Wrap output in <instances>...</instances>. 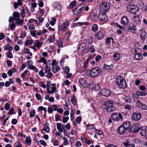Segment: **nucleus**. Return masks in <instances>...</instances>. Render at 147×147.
I'll list each match as a JSON object with an SVG mask.
<instances>
[{
    "label": "nucleus",
    "instance_id": "79ce46f5",
    "mask_svg": "<svg viewBox=\"0 0 147 147\" xmlns=\"http://www.w3.org/2000/svg\"><path fill=\"white\" fill-rule=\"evenodd\" d=\"M38 61L41 63H43L45 64L47 63V60L44 57H41Z\"/></svg>",
    "mask_w": 147,
    "mask_h": 147
},
{
    "label": "nucleus",
    "instance_id": "9d476101",
    "mask_svg": "<svg viewBox=\"0 0 147 147\" xmlns=\"http://www.w3.org/2000/svg\"><path fill=\"white\" fill-rule=\"evenodd\" d=\"M141 117V114L140 113H134L131 116L133 120L137 121L139 120Z\"/></svg>",
    "mask_w": 147,
    "mask_h": 147
},
{
    "label": "nucleus",
    "instance_id": "6ab92c4d",
    "mask_svg": "<svg viewBox=\"0 0 147 147\" xmlns=\"http://www.w3.org/2000/svg\"><path fill=\"white\" fill-rule=\"evenodd\" d=\"M42 44V42L39 41L38 40H36L35 41L34 44L35 46L38 49H39L40 47Z\"/></svg>",
    "mask_w": 147,
    "mask_h": 147
},
{
    "label": "nucleus",
    "instance_id": "1a4fd4ad",
    "mask_svg": "<svg viewBox=\"0 0 147 147\" xmlns=\"http://www.w3.org/2000/svg\"><path fill=\"white\" fill-rule=\"evenodd\" d=\"M138 125L139 124L137 123L133 124L131 128L129 129V131L131 133H136L138 132L139 131L138 129Z\"/></svg>",
    "mask_w": 147,
    "mask_h": 147
},
{
    "label": "nucleus",
    "instance_id": "338daca9",
    "mask_svg": "<svg viewBox=\"0 0 147 147\" xmlns=\"http://www.w3.org/2000/svg\"><path fill=\"white\" fill-rule=\"evenodd\" d=\"M28 71L26 70L23 73H22L21 74V77L22 78H24L25 76L26 75L27 73L28 72Z\"/></svg>",
    "mask_w": 147,
    "mask_h": 147
},
{
    "label": "nucleus",
    "instance_id": "6e6552de",
    "mask_svg": "<svg viewBox=\"0 0 147 147\" xmlns=\"http://www.w3.org/2000/svg\"><path fill=\"white\" fill-rule=\"evenodd\" d=\"M111 93L110 90L107 88L102 89L99 93L102 95L104 96H108L111 94Z\"/></svg>",
    "mask_w": 147,
    "mask_h": 147
},
{
    "label": "nucleus",
    "instance_id": "f3484780",
    "mask_svg": "<svg viewBox=\"0 0 147 147\" xmlns=\"http://www.w3.org/2000/svg\"><path fill=\"white\" fill-rule=\"evenodd\" d=\"M127 130L122 125H121L118 128L117 132L119 134L122 135Z\"/></svg>",
    "mask_w": 147,
    "mask_h": 147
},
{
    "label": "nucleus",
    "instance_id": "7ed1b4c3",
    "mask_svg": "<svg viewBox=\"0 0 147 147\" xmlns=\"http://www.w3.org/2000/svg\"><path fill=\"white\" fill-rule=\"evenodd\" d=\"M110 6L109 3L107 2H104L101 4L100 9L102 13H106L110 9Z\"/></svg>",
    "mask_w": 147,
    "mask_h": 147
},
{
    "label": "nucleus",
    "instance_id": "e2e57ef3",
    "mask_svg": "<svg viewBox=\"0 0 147 147\" xmlns=\"http://www.w3.org/2000/svg\"><path fill=\"white\" fill-rule=\"evenodd\" d=\"M31 35L34 37H35L36 36V30H34L30 32Z\"/></svg>",
    "mask_w": 147,
    "mask_h": 147
},
{
    "label": "nucleus",
    "instance_id": "bb28decb",
    "mask_svg": "<svg viewBox=\"0 0 147 147\" xmlns=\"http://www.w3.org/2000/svg\"><path fill=\"white\" fill-rule=\"evenodd\" d=\"M51 142L55 146H58L59 145V141L57 140L55 138H52L51 140Z\"/></svg>",
    "mask_w": 147,
    "mask_h": 147
},
{
    "label": "nucleus",
    "instance_id": "de8ad7c7",
    "mask_svg": "<svg viewBox=\"0 0 147 147\" xmlns=\"http://www.w3.org/2000/svg\"><path fill=\"white\" fill-rule=\"evenodd\" d=\"M46 75L45 76L46 77H47L49 78H51L52 77V74L51 72H48L47 73H45Z\"/></svg>",
    "mask_w": 147,
    "mask_h": 147
},
{
    "label": "nucleus",
    "instance_id": "13d9d810",
    "mask_svg": "<svg viewBox=\"0 0 147 147\" xmlns=\"http://www.w3.org/2000/svg\"><path fill=\"white\" fill-rule=\"evenodd\" d=\"M104 69L107 70H110L111 68H110L111 66L106 64H104Z\"/></svg>",
    "mask_w": 147,
    "mask_h": 147
},
{
    "label": "nucleus",
    "instance_id": "9b49d317",
    "mask_svg": "<svg viewBox=\"0 0 147 147\" xmlns=\"http://www.w3.org/2000/svg\"><path fill=\"white\" fill-rule=\"evenodd\" d=\"M98 19L100 21L104 22H106L108 20V17L104 13L100 14L98 16Z\"/></svg>",
    "mask_w": 147,
    "mask_h": 147
},
{
    "label": "nucleus",
    "instance_id": "aec40b11",
    "mask_svg": "<svg viewBox=\"0 0 147 147\" xmlns=\"http://www.w3.org/2000/svg\"><path fill=\"white\" fill-rule=\"evenodd\" d=\"M143 29L141 30L140 38L141 39H143L147 37V33H146L145 31L143 30Z\"/></svg>",
    "mask_w": 147,
    "mask_h": 147
},
{
    "label": "nucleus",
    "instance_id": "5fc2aeb1",
    "mask_svg": "<svg viewBox=\"0 0 147 147\" xmlns=\"http://www.w3.org/2000/svg\"><path fill=\"white\" fill-rule=\"evenodd\" d=\"M63 140L64 141L63 142V144L64 145H67L68 144V141L67 139L64 137L63 138Z\"/></svg>",
    "mask_w": 147,
    "mask_h": 147
},
{
    "label": "nucleus",
    "instance_id": "f03ea898",
    "mask_svg": "<svg viewBox=\"0 0 147 147\" xmlns=\"http://www.w3.org/2000/svg\"><path fill=\"white\" fill-rule=\"evenodd\" d=\"M104 105L105 106V109L107 112H112L115 110L111 101H107L104 103Z\"/></svg>",
    "mask_w": 147,
    "mask_h": 147
},
{
    "label": "nucleus",
    "instance_id": "393cba45",
    "mask_svg": "<svg viewBox=\"0 0 147 147\" xmlns=\"http://www.w3.org/2000/svg\"><path fill=\"white\" fill-rule=\"evenodd\" d=\"M78 8L74 9L73 10L72 12L75 15H77L79 16L81 15V14L80 12V10H78Z\"/></svg>",
    "mask_w": 147,
    "mask_h": 147
},
{
    "label": "nucleus",
    "instance_id": "052dcab7",
    "mask_svg": "<svg viewBox=\"0 0 147 147\" xmlns=\"http://www.w3.org/2000/svg\"><path fill=\"white\" fill-rule=\"evenodd\" d=\"M39 143L42 145L44 146H46L47 145V143L46 142L42 140H40L39 141Z\"/></svg>",
    "mask_w": 147,
    "mask_h": 147
},
{
    "label": "nucleus",
    "instance_id": "c756f323",
    "mask_svg": "<svg viewBox=\"0 0 147 147\" xmlns=\"http://www.w3.org/2000/svg\"><path fill=\"white\" fill-rule=\"evenodd\" d=\"M86 48L85 44L84 43L80 44L79 47V49L82 51L85 49Z\"/></svg>",
    "mask_w": 147,
    "mask_h": 147
},
{
    "label": "nucleus",
    "instance_id": "f704fd0d",
    "mask_svg": "<svg viewBox=\"0 0 147 147\" xmlns=\"http://www.w3.org/2000/svg\"><path fill=\"white\" fill-rule=\"evenodd\" d=\"M4 49L5 50H8L11 51L12 50V48L10 44H8L5 46Z\"/></svg>",
    "mask_w": 147,
    "mask_h": 147
},
{
    "label": "nucleus",
    "instance_id": "603ef678",
    "mask_svg": "<svg viewBox=\"0 0 147 147\" xmlns=\"http://www.w3.org/2000/svg\"><path fill=\"white\" fill-rule=\"evenodd\" d=\"M33 42V40L32 39L27 40L26 42V44L27 45H31Z\"/></svg>",
    "mask_w": 147,
    "mask_h": 147
},
{
    "label": "nucleus",
    "instance_id": "37998d69",
    "mask_svg": "<svg viewBox=\"0 0 147 147\" xmlns=\"http://www.w3.org/2000/svg\"><path fill=\"white\" fill-rule=\"evenodd\" d=\"M124 99L125 102H127L130 103L131 102V99L129 96H125L124 98Z\"/></svg>",
    "mask_w": 147,
    "mask_h": 147
},
{
    "label": "nucleus",
    "instance_id": "6e6d98bb",
    "mask_svg": "<svg viewBox=\"0 0 147 147\" xmlns=\"http://www.w3.org/2000/svg\"><path fill=\"white\" fill-rule=\"evenodd\" d=\"M76 1H74L71 2L70 4V6L71 8H72L76 5Z\"/></svg>",
    "mask_w": 147,
    "mask_h": 147
},
{
    "label": "nucleus",
    "instance_id": "f257e3e1",
    "mask_svg": "<svg viewBox=\"0 0 147 147\" xmlns=\"http://www.w3.org/2000/svg\"><path fill=\"white\" fill-rule=\"evenodd\" d=\"M116 82L117 84L119 87L124 89L127 87V84L125 80L123 79V77L121 76H117L116 79Z\"/></svg>",
    "mask_w": 147,
    "mask_h": 147
},
{
    "label": "nucleus",
    "instance_id": "49530a36",
    "mask_svg": "<svg viewBox=\"0 0 147 147\" xmlns=\"http://www.w3.org/2000/svg\"><path fill=\"white\" fill-rule=\"evenodd\" d=\"M140 134L143 136H145L146 134V130L144 129H143L141 130L140 132Z\"/></svg>",
    "mask_w": 147,
    "mask_h": 147
},
{
    "label": "nucleus",
    "instance_id": "c85d7f7f",
    "mask_svg": "<svg viewBox=\"0 0 147 147\" xmlns=\"http://www.w3.org/2000/svg\"><path fill=\"white\" fill-rule=\"evenodd\" d=\"M55 39V36L54 35H51L49 37L48 39V41L49 43H51L54 42Z\"/></svg>",
    "mask_w": 147,
    "mask_h": 147
},
{
    "label": "nucleus",
    "instance_id": "bf43d9fd",
    "mask_svg": "<svg viewBox=\"0 0 147 147\" xmlns=\"http://www.w3.org/2000/svg\"><path fill=\"white\" fill-rule=\"evenodd\" d=\"M111 40L113 41V39L112 38H108L106 40L107 44H110Z\"/></svg>",
    "mask_w": 147,
    "mask_h": 147
},
{
    "label": "nucleus",
    "instance_id": "69168bd1",
    "mask_svg": "<svg viewBox=\"0 0 147 147\" xmlns=\"http://www.w3.org/2000/svg\"><path fill=\"white\" fill-rule=\"evenodd\" d=\"M69 119L68 117H63L62 122L64 123H66Z\"/></svg>",
    "mask_w": 147,
    "mask_h": 147
},
{
    "label": "nucleus",
    "instance_id": "2eb2a0df",
    "mask_svg": "<svg viewBox=\"0 0 147 147\" xmlns=\"http://www.w3.org/2000/svg\"><path fill=\"white\" fill-rule=\"evenodd\" d=\"M89 61V59L88 58L86 60L84 61L83 66H82L80 68V71H81L84 72L86 70L88 65Z\"/></svg>",
    "mask_w": 147,
    "mask_h": 147
},
{
    "label": "nucleus",
    "instance_id": "e433bc0d",
    "mask_svg": "<svg viewBox=\"0 0 147 147\" xmlns=\"http://www.w3.org/2000/svg\"><path fill=\"white\" fill-rule=\"evenodd\" d=\"M136 94L138 96H145L146 94L144 92H140L137 91L136 92Z\"/></svg>",
    "mask_w": 147,
    "mask_h": 147
},
{
    "label": "nucleus",
    "instance_id": "473e14b6",
    "mask_svg": "<svg viewBox=\"0 0 147 147\" xmlns=\"http://www.w3.org/2000/svg\"><path fill=\"white\" fill-rule=\"evenodd\" d=\"M28 67L29 69L30 70H33L35 71L36 72L38 71V70L37 68L33 65H28Z\"/></svg>",
    "mask_w": 147,
    "mask_h": 147
},
{
    "label": "nucleus",
    "instance_id": "20e7f679",
    "mask_svg": "<svg viewBox=\"0 0 147 147\" xmlns=\"http://www.w3.org/2000/svg\"><path fill=\"white\" fill-rule=\"evenodd\" d=\"M100 72V70L98 67H95L92 69L90 73V75L92 78L98 76Z\"/></svg>",
    "mask_w": 147,
    "mask_h": 147
},
{
    "label": "nucleus",
    "instance_id": "c03bdc74",
    "mask_svg": "<svg viewBox=\"0 0 147 147\" xmlns=\"http://www.w3.org/2000/svg\"><path fill=\"white\" fill-rule=\"evenodd\" d=\"M16 24L21 25L23 24V21L19 18V19L16 20Z\"/></svg>",
    "mask_w": 147,
    "mask_h": 147
},
{
    "label": "nucleus",
    "instance_id": "cd10ccee",
    "mask_svg": "<svg viewBox=\"0 0 147 147\" xmlns=\"http://www.w3.org/2000/svg\"><path fill=\"white\" fill-rule=\"evenodd\" d=\"M26 142L27 145L30 146L31 143V140L29 137H26L25 140Z\"/></svg>",
    "mask_w": 147,
    "mask_h": 147
},
{
    "label": "nucleus",
    "instance_id": "3c124183",
    "mask_svg": "<svg viewBox=\"0 0 147 147\" xmlns=\"http://www.w3.org/2000/svg\"><path fill=\"white\" fill-rule=\"evenodd\" d=\"M51 88L52 91V92H55L56 90L55 84H52L51 86Z\"/></svg>",
    "mask_w": 147,
    "mask_h": 147
},
{
    "label": "nucleus",
    "instance_id": "864d4df0",
    "mask_svg": "<svg viewBox=\"0 0 147 147\" xmlns=\"http://www.w3.org/2000/svg\"><path fill=\"white\" fill-rule=\"evenodd\" d=\"M54 6L57 9H60L61 8V5L57 3H55L54 5Z\"/></svg>",
    "mask_w": 147,
    "mask_h": 147
},
{
    "label": "nucleus",
    "instance_id": "412c9836",
    "mask_svg": "<svg viewBox=\"0 0 147 147\" xmlns=\"http://www.w3.org/2000/svg\"><path fill=\"white\" fill-rule=\"evenodd\" d=\"M44 125L45 126L42 130L45 131L46 132H49L50 129L49 127V123L48 122H46L44 124Z\"/></svg>",
    "mask_w": 147,
    "mask_h": 147
},
{
    "label": "nucleus",
    "instance_id": "423d86ee",
    "mask_svg": "<svg viewBox=\"0 0 147 147\" xmlns=\"http://www.w3.org/2000/svg\"><path fill=\"white\" fill-rule=\"evenodd\" d=\"M127 9L128 11L131 13H135L137 11H138L137 7L134 5H128L127 7Z\"/></svg>",
    "mask_w": 147,
    "mask_h": 147
},
{
    "label": "nucleus",
    "instance_id": "b1692460",
    "mask_svg": "<svg viewBox=\"0 0 147 147\" xmlns=\"http://www.w3.org/2000/svg\"><path fill=\"white\" fill-rule=\"evenodd\" d=\"M120 57V54L119 53H115L113 55L114 59L116 61H117L119 59Z\"/></svg>",
    "mask_w": 147,
    "mask_h": 147
},
{
    "label": "nucleus",
    "instance_id": "58836bf2",
    "mask_svg": "<svg viewBox=\"0 0 147 147\" xmlns=\"http://www.w3.org/2000/svg\"><path fill=\"white\" fill-rule=\"evenodd\" d=\"M92 28L94 32H96L98 30V29L97 25L96 24H94L92 26Z\"/></svg>",
    "mask_w": 147,
    "mask_h": 147
},
{
    "label": "nucleus",
    "instance_id": "ea45409f",
    "mask_svg": "<svg viewBox=\"0 0 147 147\" xmlns=\"http://www.w3.org/2000/svg\"><path fill=\"white\" fill-rule=\"evenodd\" d=\"M130 30L133 33H135L136 30V26H133L132 27H130Z\"/></svg>",
    "mask_w": 147,
    "mask_h": 147
},
{
    "label": "nucleus",
    "instance_id": "4be33fe9",
    "mask_svg": "<svg viewBox=\"0 0 147 147\" xmlns=\"http://www.w3.org/2000/svg\"><path fill=\"white\" fill-rule=\"evenodd\" d=\"M133 20L135 24L136 25H138L140 23V21L139 20V17L138 15H136L134 16Z\"/></svg>",
    "mask_w": 147,
    "mask_h": 147
},
{
    "label": "nucleus",
    "instance_id": "09e8293b",
    "mask_svg": "<svg viewBox=\"0 0 147 147\" xmlns=\"http://www.w3.org/2000/svg\"><path fill=\"white\" fill-rule=\"evenodd\" d=\"M131 144L129 140H127L123 144L125 146L128 147Z\"/></svg>",
    "mask_w": 147,
    "mask_h": 147
},
{
    "label": "nucleus",
    "instance_id": "4c0bfd02",
    "mask_svg": "<svg viewBox=\"0 0 147 147\" xmlns=\"http://www.w3.org/2000/svg\"><path fill=\"white\" fill-rule=\"evenodd\" d=\"M45 73H47L48 72H50L51 70V68L50 66L49 67L47 65H46L45 68Z\"/></svg>",
    "mask_w": 147,
    "mask_h": 147
},
{
    "label": "nucleus",
    "instance_id": "a878e982",
    "mask_svg": "<svg viewBox=\"0 0 147 147\" xmlns=\"http://www.w3.org/2000/svg\"><path fill=\"white\" fill-rule=\"evenodd\" d=\"M13 16L15 20L18 19L20 18V13L17 11H14L13 13Z\"/></svg>",
    "mask_w": 147,
    "mask_h": 147
},
{
    "label": "nucleus",
    "instance_id": "0e129e2a",
    "mask_svg": "<svg viewBox=\"0 0 147 147\" xmlns=\"http://www.w3.org/2000/svg\"><path fill=\"white\" fill-rule=\"evenodd\" d=\"M81 120L82 117H77L76 120L77 123L78 124H80Z\"/></svg>",
    "mask_w": 147,
    "mask_h": 147
},
{
    "label": "nucleus",
    "instance_id": "774afa93",
    "mask_svg": "<svg viewBox=\"0 0 147 147\" xmlns=\"http://www.w3.org/2000/svg\"><path fill=\"white\" fill-rule=\"evenodd\" d=\"M7 57L9 58H12L13 57V55L11 52H8L7 53Z\"/></svg>",
    "mask_w": 147,
    "mask_h": 147
},
{
    "label": "nucleus",
    "instance_id": "680f3d73",
    "mask_svg": "<svg viewBox=\"0 0 147 147\" xmlns=\"http://www.w3.org/2000/svg\"><path fill=\"white\" fill-rule=\"evenodd\" d=\"M26 32L25 31H22L20 38H23L26 35Z\"/></svg>",
    "mask_w": 147,
    "mask_h": 147
},
{
    "label": "nucleus",
    "instance_id": "ddd939ff",
    "mask_svg": "<svg viewBox=\"0 0 147 147\" xmlns=\"http://www.w3.org/2000/svg\"><path fill=\"white\" fill-rule=\"evenodd\" d=\"M80 85L84 87H86L87 86V82L84 78H81L79 80Z\"/></svg>",
    "mask_w": 147,
    "mask_h": 147
},
{
    "label": "nucleus",
    "instance_id": "39448f33",
    "mask_svg": "<svg viewBox=\"0 0 147 147\" xmlns=\"http://www.w3.org/2000/svg\"><path fill=\"white\" fill-rule=\"evenodd\" d=\"M69 22L67 20L62 23L58 27V29L61 31L65 32L69 27Z\"/></svg>",
    "mask_w": 147,
    "mask_h": 147
},
{
    "label": "nucleus",
    "instance_id": "a18cd8bd",
    "mask_svg": "<svg viewBox=\"0 0 147 147\" xmlns=\"http://www.w3.org/2000/svg\"><path fill=\"white\" fill-rule=\"evenodd\" d=\"M63 40L62 39H60L57 42V46L59 47H63Z\"/></svg>",
    "mask_w": 147,
    "mask_h": 147
},
{
    "label": "nucleus",
    "instance_id": "dca6fc26",
    "mask_svg": "<svg viewBox=\"0 0 147 147\" xmlns=\"http://www.w3.org/2000/svg\"><path fill=\"white\" fill-rule=\"evenodd\" d=\"M89 86L92 88H94L96 90H98L100 88V86L98 84L95 85L93 82H91L89 84Z\"/></svg>",
    "mask_w": 147,
    "mask_h": 147
},
{
    "label": "nucleus",
    "instance_id": "8fccbe9b",
    "mask_svg": "<svg viewBox=\"0 0 147 147\" xmlns=\"http://www.w3.org/2000/svg\"><path fill=\"white\" fill-rule=\"evenodd\" d=\"M35 114V111L34 110L31 111L30 112V116L31 117H33Z\"/></svg>",
    "mask_w": 147,
    "mask_h": 147
},
{
    "label": "nucleus",
    "instance_id": "2f4dec72",
    "mask_svg": "<svg viewBox=\"0 0 147 147\" xmlns=\"http://www.w3.org/2000/svg\"><path fill=\"white\" fill-rule=\"evenodd\" d=\"M57 127L58 130L60 132H62L63 130L61 128V124L60 123H57Z\"/></svg>",
    "mask_w": 147,
    "mask_h": 147
},
{
    "label": "nucleus",
    "instance_id": "72a5a7b5",
    "mask_svg": "<svg viewBox=\"0 0 147 147\" xmlns=\"http://www.w3.org/2000/svg\"><path fill=\"white\" fill-rule=\"evenodd\" d=\"M71 101L74 105H76L77 103L76 100L75 98L74 95H73L71 96Z\"/></svg>",
    "mask_w": 147,
    "mask_h": 147
},
{
    "label": "nucleus",
    "instance_id": "a19ab883",
    "mask_svg": "<svg viewBox=\"0 0 147 147\" xmlns=\"http://www.w3.org/2000/svg\"><path fill=\"white\" fill-rule=\"evenodd\" d=\"M94 128H95V127L93 124H88L87 126V129L89 130Z\"/></svg>",
    "mask_w": 147,
    "mask_h": 147
},
{
    "label": "nucleus",
    "instance_id": "a211bd4d",
    "mask_svg": "<svg viewBox=\"0 0 147 147\" xmlns=\"http://www.w3.org/2000/svg\"><path fill=\"white\" fill-rule=\"evenodd\" d=\"M129 22V19L126 16H123L121 19V23L124 25L127 24Z\"/></svg>",
    "mask_w": 147,
    "mask_h": 147
},
{
    "label": "nucleus",
    "instance_id": "4468645a",
    "mask_svg": "<svg viewBox=\"0 0 147 147\" xmlns=\"http://www.w3.org/2000/svg\"><path fill=\"white\" fill-rule=\"evenodd\" d=\"M136 104L140 108L143 109L147 110V106L145 105L142 103L140 100H138L136 103Z\"/></svg>",
    "mask_w": 147,
    "mask_h": 147
},
{
    "label": "nucleus",
    "instance_id": "5701e85b",
    "mask_svg": "<svg viewBox=\"0 0 147 147\" xmlns=\"http://www.w3.org/2000/svg\"><path fill=\"white\" fill-rule=\"evenodd\" d=\"M122 125L127 130L131 126V123L127 121L124 123Z\"/></svg>",
    "mask_w": 147,
    "mask_h": 147
},
{
    "label": "nucleus",
    "instance_id": "c9c22d12",
    "mask_svg": "<svg viewBox=\"0 0 147 147\" xmlns=\"http://www.w3.org/2000/svg\"><path fill=\"white\" fill-rule=\"evenodd\" d=\"M124 108L126 109L131 110L133 109V107L132 106L129 104H127L124 106Z\"/></svg>",
    "mask_w": 147,
    "mask_h": 147
},
{
    "label": "nucleus",
    "instance_id": "7c9ffc66",
    "mask_svg": "<svg viewBox=\"0 0 147 147\" xmlns=\"http://www.w3.org/2000/svg\"><path fill=\"white\" fill-rule=\"evenodd\" d=\"M135 57L137 60H140L142 58V54L139 53H136L135 55Z\"/></svg>",
    "mask_w": 147,
    "mask_h": 147
},
{
    "label": "nucleus",
    "instance_id": "4d7b16f0",
    "mask_svg": "<svg viewBox=\"0 0 147 147\" xmlns=\"http://www.w3.org/2000/svg\"><path fill=\"white\" fill-rule=\"evenodd\" d=\"M52 20L50 22V24L52 26H53L55 24V22L56 21V19L55 18H53Z\"/></svg>",
    "mask_w": 147,
    "mask_h": 147
},
{
    "label": "nucleus",
    "instance_id": "0eeeda50",
    "mask_svg": "<svg viewBox=\"0 0 147 147\" xmlns=\"http://www.w3.org/2000/svg\"><path fill=\"white\" fill-rule=\"evenodd\" d=\"M112 119L115 121H119L123 119V117L121 113H113L112 115Z\"/></svg>",
    "mask_w": 147,
    "mask_h": 147
},
{
    "label": "nucleus",
    "instance_id": "f8f14e48",
    "mask_svg": "<svg viewBox=\"0 0 147 147\" xmlns=\"http://www.w3.org/2000/svg\"><path fill=\"white\" fill-rule=\"evenodd\" d=\"M104 34L102 31H99L95 33V38L98 39H102L103 38Z\"/></svg>",
    "mask_w": 147,
    "mask_h": 147
}]
</instances>
